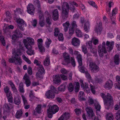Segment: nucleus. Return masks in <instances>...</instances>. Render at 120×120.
I'll return each instance as SVG.
<instances>
[{"label":"nucleus","mask_w":120,"mask_h":120,"mask_svg":"<svg viewBox=\"0 0 120 120\" xmlns=\"http://www.w3.org/2000/svg\"><path fill=\"white\" fill-rule=\"evenodd\" d=\"M114 62L116 64H118L120 62V59L119 56L117 55H116L114 57Z\"/></svg>","instance_id":"obj_38"},{"label":"nucleus","mask_w":120,"mask_h":120,"mask_svg":"<svg viewBox=\"0 0 120 120\" xmlns=\"http://www.w3.org/2000/svg\"><path fill=\"white\" fill-rule=\"evenodd\" d=\"M23 112L21 109L18 110L16 114L15 117L17 118H20L22 116Z\"/></svg>","instance_id":"obj_31"},{"label":"nucleus","mask_w":120,"mask_h":120,"mask_svg":"<svg viewBox=\"0 0 120 120\" xmlns=\"http://www.w3.org/2000/svg\"><path fill=\"white\" fill-rule=\"evenodd\" d=\"M0 40L3 45L4 46H5L6 45L5 41L3 36H0Z\"/></svg>","instance_id":"obj_50"},{"label":"nucleus","mask_w":120,"mask_h":120,"mask_svg":"<svg viewBox=\"0 0 120 120\" xmlns=\"http://www.w3.org/2000/svg\"><path fill=\"white\" fill-rule=\"evenodd\" d=\"M68 90L70 92H72L74 90V87L72 83H70L68 86Z\"/></svg>","instance_id":"obj_46"},{"label":"nucleus","mask_w":120,"mask_h":120,"mask_svg":"<svg viewBox=\"0 0 120 120\" xmlns=\"http://www.w3.org/2000/svg\"><path fill=\"white\" fill-rule=\"evenodd\" d=\"M116 118L117 120H120V110L117 112Z\"/></svg>","instance_id":"obj_54"},{"label":"nucleus","mask_w":120,"mask_h":120,"mask_svg":"<svg viewBox=\"0 0 120 120\" xmlns=\"http://www.w3.org/2000/svg\"><path fill=\"white\" fill-rule=\"evenodd\" d=\"M60 72L63 74H66L68 73V71L64 68L60 70Z\"/></svg>","instance_id":"obj_63"},{"label":"nucleus","mask_w":120,"mask_h":120,"mask_svg":"<svg viewBox=\"0 0 120 120\" xmlns=\"http://www.w3.org/2000/svg\"><path fill=\"white\" fill-rule=\"evenodd\" d=\"M53 81L55 84H58L60 82V76L59 75H56L53 76Z\"/></svg>","instance_id":"obj_23"},{"label":"nucleus","mask_w":120,"mask_h":120,"mask_svg":"<svg viewBox=\"0 0 120 120\" xmlns=\"http://www.w3.org/2000/svg\"><path fill=\"white\" fill-rule=\"evenodd\" d=\"M65 86L64 85H63L60 86L58 88V90L59 91H63L65 89Z\"/></svg>","instance_id":"obj_52"},{"label":"nucleus","mask_w":120,"mask_h":120,"mask_svg":"<svg viewBox=\"0 0 120 120\" xmlns=\"http://www.w3.org/2000/svg\"><path fill=\"white\" fill-rule=\"evenodd\" d=\"M58 11L57 10H55L53 12V19L54 20H56L58 19Z\"/></svg>","instance_id":"obj_28"},{"label":"nucleus","mask_w":120,"mask_h":120,"mask_svg":"<svg viewBox=\"0 0 120 120\" xmlns=\"http://www.w3.org/2000/svg\"><path fill=\"white\" fill-rule=\"evenodd\" d=\"M105 44V42L103 41L102 43V46L101 45H99V46L98 52L100 57H102L103 56V53H106L107 51H109L112 49L114 42L113 41L109 42L107 41L106 45Z\"/></svg>","instance_id":"obj_1"},{"label":"nucleus","mask_w":120,"mask_h":120,"mask_svg":"<svg viewBox=\"0 0 120 120\" xmlns=\"http://www.w3.org/2000/svg\"><path fill=\"white\" fill-rule=\"evenodd\" d=\"M69 24V23L68 21H67L63 24V26L64 27L65 32H66L67 31Z\"/></svg>","instance_id":"obj_35"},{"label":"nucleus","mask_w":120,"mask_h":120,"mask_svg":"<svg viewBox=\"0 0 120 120\" xmlns=\"http://www.w3.org/2000/svg\"><path fill=\"white\" fill-rule=\"evenodd\" d=\"M90 87L92 93L94 94H95V91L94 87L92 86V85L91 84L90 85Z\"/></svg>","instance_id":"obj_59"},{"label":"nucleus","mask_w":120,"mask_h":120,"mask_svg":"<svg viewBox=\"0 0 120 120\" xmlns=\"http://www.w3.org/2000/svg\"><path fill=\"white\" fill-rule=\"evenodd\" d=\"M88 3L90 5H92L94 7H95L96 8H97L96 4L94 2L91 1H89Z\"/></svg>","instance_id":"obj_57"},{"label":"nucleus","mask_w":120,"mask_h":120,"mask_svg":"<svg viewBox=\"0 0 120 120\" xmlns=\"http://www.w3.org/2000/svg\"><path fill=\"white\" fill-rule=\"evenodd\" d=\"M22 35V34H20L19 32H16L15 33V34L12 36V39L14 41L17 38L21 37Z\"/></svg>","instance_id":"obj_27"},{"label":"nucleus","mask_w":120,"mask_h":120,"mask_svg":"<svg viewBox=\"0 0 120 120\" xmlns=\"http://www.w3.org/2000/svg\"><path fill=\"white\" fill-rule=\"evenodd\" d=\"M58 39L59 41H63L64 40V38L63 36V34L61 33H60L58 36Z\"/></svg>","instance_id":"obj_56"},{"label":"nucleus","mask_w":120,"mask_h":120,"mask_svg":"<svg viewBox=\"0 0 120 120\" xmlns=\"http://www.w3.org/2000/svg\"><path fill=\"white\" fill-rule=\"evenodd\" d=\"M8 102L12 103L13 102V98L12 94L10 91L8 90Z\"/></svg>","instance_id":"obj_32"},{"label":"nucleus","mask_w":120,"mask_h":120,"mask_svg":"<svg viewBox=\"0 0 120 120\" xmlns=\"http://www.w3.org/2000/svg\"><path fill=\"white\" fill-rule=\"evenodd\" d=\"M25 40L26 41L27 43V45L29 44L31 45H33L34 44V39L31 38H27L26 39H24L23 41V43L24 44V40Z\"/></svg>","instance_id":"obj_21"},{"label":"nucleus","mask_w":120,"mask_h":120,"mask_svg":"<svg viewBox=\"0 0 120 120\" xmlns=\"http://www.w3.org/2000/svg\"><path fill=\"white\" fill-rule=\"evenodd\" d=\"M118 10V9L116 8H115L113 9L112 11V15H115L117 13Z\"/></svg>","instance_id":"obj_53"},{"label":"nucleus","mask_w":120,"mask_h":120,"mask_svg":"<svg viewBox=\"0 0 120 120\" xmlns=\"http://www.w3.org/2000/svg\"><path fill=\"white\" fill-rule=\"evenodd\" d=\"M75 5L77 7L78 4L75 3L73 2L71 4L70 3L68 4L66 2H64L63 3L62 7V15L64 18L67 17L68 13V10L69 6L70 7V8L71 10L73 11L74 9V8L73 6Z\"/></svg>","instance_id":"obj_3"},{"label":"nucleus","mask_w":120,"mask_h":120,"mask_svg":"<svg viewBox=\"0 0 120 120\" xmlns=\"http://www.w3.org/2000/svg\"><path fill=\"white\" fill-rule=\"evenodd\" d=\"M71 62L72 65L74 67L75 66V63L74 58H71Z\"/></svg>","instance_id":"obj_62"},{"label":"nucleus","mask_w":120,"mask_h":120,"mask_svg":"<svg viewBox=\"0 0 120 120\" xmlns=\"http://www.w3.org/2000/svg\"><path fill=\"white\" fill-rule=\"evenodd\" d=\"M27 92H30L29 97H30V100L32 101L35 99L36 98L33 94L32 91V90H29Z\"/></svg>","instance_id":"obj_37"},{"label":"nucleus","mask_w":120,"mask_h":120,"mask_svg":"<svg viewBox=\"0 0 120 120\" xmlns=\"http://www.w3.org/2000/svg\"><path fill=\"white\" fill-rule=\"evenodd\" d=\"M86 77L89 80H91L90 76L89 74L87 72H85Z\"/></svg>","instance_id":"obj_64"},{"label":"nucleus","mask_w":120,"mask_h":120,"mask_svg":"<svg viewBox=\"0 0 120 120\" xmlns=\"http://www.w3.org/2000/svg\"><path fill=\"white\" fill-rule=\"evenodd\" d=\"M95 108L96 109V113H97L98 111H100L101 109L100 105L98 103L97 101L96 103H95Z\"/></svg>","instance_id":"obj_42"},{"label":"nucleus","mask_w":120,"mask_h":120,"mask_svg":"<svg viewBox=\"0 0 120 120\" xmlns=\"http://www.w3.org/2000/svg\"><path fill=\"white\" fill-rule=\"evenodd\" d=\"M76 35L79 37H81L83 35V34L80 30L78 29H77L76 31Z\"/></svg>","instance_id":"obj_36"},{"label":"nucleus","mask_w":120,"mask_h":120,"mask_svg":"<svg viewBox=\"0 0 120 120\" xmlns=\"http://www.w3.org/2000/svg\"><path fill=\"white\" fill-rule=\"evenodd\" d=\"M71 27H70L69 30V34L72 35L74 31L77 27V25L76 22L73 21L71 24Z\"/></svg>","instance_id":"obj_16"},{"label":"nucleus","mask_w":120,"mask_h":120,"mask_svg":"<svg viewBox=\"0 0 120 120\" xmlns=\"http://www.w3.org/2000/svg\"><path fill=\"white\" fill-rule=\"evenodd\" d=\"M9 84L11 87L12 89L13 90V91H15L16 90H15V88L14 85L13 84L12 82L11 81H10L9 82Z\"/></svg>","instance_id":"obj_55"},{"label":"nucleus","mask_w":120,"mask_h":120,"mask_svg":"<svg viewBox=\"0 0 120 120\" xmlns=\"http://www.w3.org/2000/svg\"><path fill=\"white\" fill-rule=\"evenodd\" d=\"M25 51L23 48L21 47L19 49L15 50L13 52V55L12 58L10 59L9 61L11 63H13L16 64L20 65L22 63V60L19 56L23 53Z\"/></svg>","instance_id":"obj_2"},{"label":"nucleus","mask_w":120,"mask_h":120,"mask_svg":"<svg viewBox=\"0 0 120 120\" xmlns=\"http://www.w3.org/2000/svg\"><path fill=\"white\" fill-rule=\"evenodd\" d=\"M75 111L77 115H79L81 113V110L79 109H76L75 110Z\"/></svg>","instance_id":"obj_58"},{"label":"nucleus","mask_w":120,"mask_h":120,"mask_svg":"<svg viewBox=\"0 0 120 120\" xmlns=\"http://www.w3.org/2000/svg\"><path fill=\"white\" fill-rule=\"evenodd\" d=\"M59 30L58 28H56L55 29V31L54 32V35L56 36H57L59 33Z\"/></svg>","instance_id":"obj_60"},{"label":"nucleus","mask_w":120,"mask_h":120,"mask_svg":"<svg viewBox=\"0 0 120 120\" xmlns=\"http://www.w3.org/2000/svg\"><path fill=\"white\" fill-rule=\"evenodd\" d=\"M14 102L16 105H19L21 103L20 98V97L18 96L15 97L14 98Z\"/></svg>","instance_id":"obj_33"},{"label":"nucleus","mask_w":120,"mask_h":120,"mask_svg":"<svg viewBox=\"0 0 120 120\" xmlns=\"http://www.w3.org/2000/svg\"><path fill=\"white\" fill-rule=\"evenodd\" d=\"M28 13L31 15H34L35 12L34 6L31 4H29L27 7Z\"/></svg>","instance_id":"obj_14"},{"label":"nucleus","mask_w":120,"mask_h":120,"mask_svg":"<svg viewBox=\"0 0 120 120\" xmlns=\"http://www.w3.org/2000/svg\"><path fill=\"white\" fill-rule=\"evenodd\" d=\"M50 64L49 60V57H47L45 60L44 62V64L46 66L49 65Z\"/></svg>","instance_id":"obj_41"},{"label":"nucleus","mask_w":120,"mask_h":120,"mask_svg":"<svg viewBox=\"0 0 120 120\" xmlns=\"http://www.w3.org/2000/svg\"><path fill=\"white\" fill-rule=\"evenodd\" d=\"M22 57L23 59L27 63L29 64H31V61L25 55H23L22 56Z\"/></svg>","instance_id":"obj_43"},{"label":"nucleus","mask_w":120,"mask_h":120,"mask_svg":"<svg viewBox=\"0 0 120 120\" xmlns=\"http://www.w3.org/2000/svg\"><path fill=\"white\" fill-rule=\"evenodd\" d=\"M22 57L23 59L27 63L29 64H31V61L25 55H23L22 56Z\"/></svg>","instance_id":"obj_44"},{"label":"nucleus","mask_w":120,"mask_h":120,"mask_svg":"<svg viewBox=\"0 0 120 120\" xmlns=\"http://www.w3.org/2000/svg\"><path fill=\"white\" fill-rule=\"evenodd\" d=\"M84 23V29L86 32H88L89 31L90 29V25L89 22L88 21H85Z\"/></svg>","instance_id":"obj_24"},{"label":"nucleus","mask_w":120,"mask_h":120,"mask_svg":"<svg viewBox=\"0 0 120 120\" xmlns=\"http://www.w3.org/2000/svg\"><path fill=\"white\" fill-rule=\"evenodd\" d=\"M38 44L39 49L40 52L43 53L45 51V49L42 46L43 41L41 39H38L37 40Z\"/></svg>","instance_id":"obj_15"},{"label":"nucleus","mask_w":120,"mask_h":120,"mask_svg":"<svg viewBox=\"0 0 120 120\" xmlns=\"http://www.w3.org/2000/svg\"><path fill=\"white\" fill-rule=\"evenodd\" d=\"M40 22L39 24L41 26H43L44 25V18L43 16H39Z\"/></svg>","instance_id":"obj_40"},{"label":"nucleus","mask_w":120,"mask_h":120,"mask_svg":"<svg viewBox=\"0 0 120 120\" xmlns=\"http://www.w3.org/2000/svg\"><path fill=\"white\" fill-rule=\"evenodd\" d=\"M71 43L74 46H78L80 44V41L79 38L74 37L72 39Z\"/></svg>","instance_id":"obj_17"},{"label":"nucleus","mask_w":120,"mask_h":120,"mask_svg":"<svg viewBox=\"0 0 120 120\" xmlns=\"http://www.w3.org/2000/svg\"><path fill=\"white\" fill-rule=\"evenodd\" d=\"M70 114L68 112H65L60 117H62V118L63 120H67L70 118Z\"/></svg>","instance_id":"obj_30"},{"label":"nucleus","mask_w":120,"mask_h":120,"mask_svg":"<svg viewBox=\"0 0 120 120\" xmlns=\"http://www.w3.org/2000/svg\"><path fill=\"white\" fill-rule=\"evenodd\" d=\"M82 52L84 54H85L87 53V51L86 48L85 46H82Z\"/></svg>","instance_id":"obj_61"},{"label":"nucleus","mask_w":120,"mask_h":120,"mask_svg":"<svg viewBox=\"0 0 120 120\" xmlns=\"http://www.w3.org/2000/svg\"><path fill=\"white\" fill-rule=\"evenodd\" d=\"M101 96L104 100V104L106 108L108 109V107L113 101L112 97L109 94H108L107 96L104 97L105 94L103 93L101 94Z\"/></svg>","instance_id":"obj_5"},{"label":"nucleus","mask_w":120,"mask_h":120,"mask_svg":"<svg viewBox=\"0 0 120 120\" xmlns=\"http://www.w3.org/2000/svg\"><path fill=\"white\" fill-rule=\"evenodd\" d=\"M80 82L81 83V86L82 87L85 89L87 92H89L90 91V89L88 87V84L86 83H85V86H84V85L83 83V81L81 80L80 81Z\"/></svg>","instance_id":"obj_25"},{"label":"nucleus","mask_w":120,"mask_h":120,"mask_svg":"<svg viewBox=\"0 0 120 120\" xmlns=\"http://www.w3.org/2000/svg\"><path fill=\"white\" fill-rule=\"evenodd\" d=\"M23 79L25 80V82L26 86L27 87L29 86L31 84V82L30 79V78L26 74H25Z\"/></svg>","instance_id":"obj_18"},{"label":"nucleus","mask_w":120,"mask_h":120,"mask_svg":"<svg viewBox=\"0 0 120 120\" xmlns=\"http://www.w3.org/2000/svg\"><path fill=\"white\" fill-rule=\"evenodd\" d=\"M26 41L25 40L24 41V45L26 48L28 50L26 51L27 54L29 55H31L34 54V50L32 49L31 45L29 44L27 45V43L26 42Z\"/></svg>","instance_id":"obj_13"},{"label":"nucleus","mask_w":120,"mask_h":120,"mask_svg":"<svg viewBox=\"0 0 120 120\" xmlns=\"http://www.w3.org/2000/svg\"><path fill=\"white\" fill-rule=\"evenodd\" d=\"M51 41L50 39H47L46 40L45 44L47 47H49V45L51 43Z\"/></svg>","instance_id":"obj_51"},{"label":"nucleus","mask_w":120,"mask_h":120,"mask_svg":"<svg viewBox=\"0 0 120 120\" xmlns=\"http://www.w3.org/2000/svg\"><path fill=\"white\" fill-rule=\"evenodd\" d=\"M48 107V117L50 118H52L53 114L57 112L59 110V108L57 105H54L52 106L49 105Z\"/></svg>","instance_id":"obj_6"},{"label":"nucleus","mask_w":120,"mask_h":120,"mask_svg":"<svg viewBox=\"0 0 120 120\" xmlns=\"http://www.w3.org/2000/svg\"><path fill=\"white\" fill-rule=\"evenodd\" d=\"M23 83L21 82L20 83L19 86V91L22 93H24V91L23 87Z\"/></svg>","instance_id":"obj_49"},{"label":"nucleus","mask_w":120,"mask_h":120,"mask_svg":"<svg viewBox=\"0 0 120 120\" xmlns=\"http://www.w3.org/2000/svg\"><path fill=\"white\" fill-rule=\"evenodd\" d=\"M35 112L38 113H40L41 112V105H38L37 107L35 109Z\"/></svg>","instance_id":"obj_39"},{"label":"nucleus","mask_w":120,"mask_h":120,"mask_svg":"<svg viewBox=\"0 0 120 120\" xmlns=\"http://www.w3.org/2000/svg\"><path fill=\"white\" fill-rule=\"evenodd\" d=\"M106 120H113V116L111 113L108 114L106 116Z\"/></svg>","instance_id":"obj_45"},{"label":"nucleus","mask_w":120,"mask_h":120,"mask_svg":"<svg viewBox=\"0 0 120 120\" xmlns=\"http://www.w3.org/2000/svg\"><path fill=\"white\" fill-rule=\"evenodd\" d=\"M102 28L101 24H100L99 25L96 26L95 29L94 31L97 34H100L102 31Z\"/></svg>","instance_id":"obj_22"},{"label":"nucleus","mask_w":120,"mask_h":120,"mask_svg":"<svg viewBox=\"0 0 120 120\" xmlns=\"http://www.w3.org/2000/svg\"><path fill=\"white\" fill-rule=\"evenodd\" d=\"M58 92L56 91V89L53 86H51L50 87V89L47 91L46 93L45 96L47 98H53L55 97V95L54 93Z\"/></svg>","instance_id":"obj_9"},{"label":"nucleus","mask_w":120,"mask_h":120,"mask_svg":"<svg viewBox=\"0 0 120 120\" xmlns=\"http://www.w3.org/2000/svg\"><path fill=\"white\" fill-rule=\"evenodd\" d=\"M89 66L90 69L92 72H96L99 70L98 66H96L92 60L90 61Z\"/></svg>","instance_id":"obj_12"},{"label":"nucleus","mask_w":120,"mask_h":120,"mask_svg":"<svg viewBox=\"0 0 120 120\" xmlns=\"http://www.w3.org/2000/svg\"><path fill=\"white\" fill-rule=\"evenodd\" d=\"M79 99L80 101H84L85 100V96L83 92L80 91L79 95Z\"/></svg>","instance_id":"obj_29"},{"label":"nucleus","mask_w":120,"mask_h":120,"mask_svg":"<svg viewBox=\"0 0 120 120\" xmlns=\"http://www.w3.org/2000/svg\"><path fill=\"white\" fill-rule=\"evenodd\" d=\"M63 56L64 61V64H67L70 63L69 58V56L67 53H65L63 54Z\"/></svg>","instance_id":"obj_19"},{"label":"nucleus","mask_w":120,"mask_h":120,"mask_svg":"<svg viewBox=\"0 0 120 120\" xmlns=\"http://www.w3.org/2000/svg\"><path fill=\"white\" fill-rule=\"evenodd\" d=\"M92 42L94 45H97L98 43V38L96 37H92V41H88L86 43L87 46H88L89 48L90 49V51L92 53H94V52L92 50H94V51L95 49L92 48Z\"/></svg>","instance_id":"obj_7"},{"label":"nucleus","mask_w":120,"mask_h":120,"mask_svg":"<svg viewBox=\"0 0 120 120\" xmlns=\"http://www.w3.org/2000/svg\"><path fill=\"white\" fill-rule=\"evenodd\" d=\"M113 85V83L112 81L108 80L105 84L104 87L106 89H110L112 88Z\"/></svg>","instance_id":"obj_20"},{"label":"nucleus","mask_w":120,"mask_h":120,"mask_svg":"<svg viewBox=\"0 0 120 120\" xmlns=\"http://www.w3.org/2000/svg\"><path fill=\"white\" fill-rule=\"evenodd\" d=\"M22 97L23 100L24 104L25 105L24 108L25 109H28L29 107L30 106L29 105H26L27 104V101L25 97L23 95Z\"/></svg>","instance_id":"obj_34"},{"label":"nucleus","mask_w":120,"mask_h":120,"mask_svg":"<svg viewBox=\"0 0 120 120\" xmlns=\"http://www.w3.org/2000/svg\"><path fill=\"white\" fill-rule=\"evenodd\" d=\"M116 81L118 83H116L114 84L116 88L120 90V76H116Z\"/></svg>","instance_id":"obj_26"},{"label":"nucleus","mask_w":120,"mask_h":120,"mask_svg":"<svg viewBox=\"0 0 120 120\" xmlns=\"http://www.w3.org/2000/svg\"><path fill=\"white\" fill-rule=\"evenodd\" d=\"M75 85V91L76 92H78L79 91V83L78 82H76Z\"/></svg>","instance_id":"obj_48"},{"label":"nucleus","mask_w":120,"mask_h":120,"mask_svg":"<svg viewBox=\"0 0 120 120\" xmlns=\"http://www.w3.org/2000/svg\"><path fill=\"white\" fill-rule=\"evenodd\" d=\"M34 63L39 66L38 71L36 73V76L37 79L40 80L43 78V75L45 73V71L42 66L40 64L41 62L40 61L35 59Z\"/></svg>","instance_id":"obj_4"},{"label":"nucleus","mask_w":120,"mask_h":120,"mask_svg":"<svg viewBox=\"0 0 120 120\" xmlns=\"http://www.w3.org/2000/svg\"><path fill=\"white\" fill-rule=\"evenodd\" d=\"M86 110L89 118L91 119L90 120H99L97 118L95 117L92 108L87 107L86 108Z\"/></svg>","instance_id":"obj_10"},{"label":"nucleus","mask_w":120,"mask_h":120,"mask_svg":"<svg viewBox=\"0 0 120 120\" xmlns=\"http://www.w3.org/2000/svg\"><path fill=\"white\" fill-rule=\"evenodd\" d=\"M14 19L18 24V26L19 28L22 30H24L23 27L26 26V25L23 19H20L14 18Z\"/></svg>","instance_id":"obj_11"},{"label":"nucleus","mask_w":120,"mask_h":120,"mask_svg":"<svg viewBox=\"0 0 120 120\" xmlns=\"http://www.w3.org/2000/svg\"><path fill=\"white\" fill-rule=\"evenodd\" d=\"M74 54L77 56V58L79 65V68L80 71L82 73H84L85 72L84 68L81 66L82 64L81 55L80 54L79 52L77 51H75Z\"/></svg>","instance_id":"obj_8"},{"label":"nucleus","mask_w":120,"mask_h":120,"mask_svg":"<svg viewBox=\"0 0 120 120\" xmlns=\"http://www.w3.org/2000/svg\"><path fill=\"white\" fill-rule=\"evenodd\" d=\"M3 29L4 33L7 34L8 32V25L6 23H4Z\"/></svg>","instance_id":"obj_47"}]
</instances>
